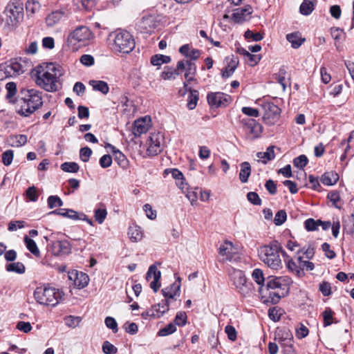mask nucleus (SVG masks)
<instances>
[{
  "label": "nucleus",
  "mask_w": 354,
  "mask_h": 354,
  "mask_svg": "<svg viewBox=\"0 0 354 354\" xmlns=\"http://www.w3.org/2000/svg\"><path fill=\"white\" fill-rule=\"evenodd\" d=\"M36 84L48 92H54L60 88L59 77L62 75L61 67L53 63L46 66H38L35 70Z\"/></svg>",
  "instance_id": "nucleus-1"
},
{
  "label": "nucleus",
  "mask_w": 354,
  "mask_h": 354,
  "mask_svg": "<svg viewBox=\"0 0 354 354\" xmlns=\"http://www.w3.org/2000/svg\"><path fill=\"white\" fill-rule=\"evenodd\" d=\"M20 108L18 113L28 117L43 105L42 93L34 88H22L19 94Z\"/></svg>",
  "instance_id": "nucleus-2"
},
{
  "label": "nucleus",
  "mask_w": 354,
  "mask_h": 354,
  "mask_svg": "<svg viewBox=\"0 0 354 354\" xmlns=\"http://www.w3.org/2000/svg\"><path fill=\"white\" fill-rule=\"evenodd\" d=\"M281 249V244L277 241L263 245L259 250L260 259L271 269L279 270L282 268L279 253H285Z\"/></svg>",
  "instance_id": "nucleus-3"
},
{
  "label": "nucleus",
  "mask_w": 354,
  "mask_h": 354,
  "mask_svg": "<svg viewBox=\"0 0 354 354\" xmlns=\"http://www.w3.org/2000/svg\"><path fill=\"white\" fill-rule=\"evenodd\" d=\"M64 292L49 286H41L34 291L36 301L44 306L55 307L63 299Z\"/></svg>",
  "instance_id": "nucleus-4"
},
{
  "label": "nucleus",
  "mask_w": 354,
  "mask_h": 354,
  "mask_svg": "<svg viewBox=\"0 0 354 354\" xmlns=\"http://www.w3.org/2000/svg\"><path fill=\"white\" fill-rule=\"evenodd\" d=\"M166 22V17L162 15L146 14L137 21L136 28L142 34L151 35L156 29L164 26Z\"/></svg>",
  "instance_id": "nucleus-5"
},
{
  "label": "nucleus",
  "mask_w": 354,
  "mask_h": 354,
  "mask_svg": "<svg viewBox=\"0 0 354 354\" xmlns=\"http://www.w3.org/2000/svg\"><path fill=\"white\" fill-rule=\"evenodd\" d=\"M230 280L236 290L243 297H250L253 292V284L248 282L244 272L240 270L232 269L229 274Z\"/></svg>",
  "instance_id": "nucleus-6"
},
{
  "label": "nucleus",
  "mask_w": 354,
  "mask_h": 354,
  "mask_svg": "<svg viewBox=\"0 0 354 354\" xmlns=\"http://www.w3.org/2000/svg\"><path fill=\"white\" fill-rule=\"evenodd\" d=\"M6 24L8 26L16 27L24 19V6L20 0H11L7 5L5 12Z\"/></svg>",
  "instance_id": "nucleus-7"
},
{
  "label": "nucleus",
  "mask_w": 354,
  "mask_h": 354,
  "mask_svg": "<svg viewBox=\"0 0 354 354\" xmlns=\"http://www.w3.org/2000/svg\"><path fill=\"white\" fill-rule=\"evenodd\" d=\"M93 37V33L90 29L86 26H81L68 35L67 41L68 45L73 46V50H77L88 45Z\"/></svg>",
  "instance_id": "nucleus-8"
},
{
  "label": "nucleus",
  "mask_w": 354,
  "mask_h": 354,
  "mask_svg": "<svg viewBox=\"0 0 354 354\" xmlns=\"http://www.w3.org/2000/svg\"><path fill=\"white\" fill-rule=\"evenodd\" d=\"M113 37V49L122 53H129L135 47V41L129 32L120 30L111 34Z\"/></svg>",
  "instance_id": "nucleus-9"
},
{
  "label": "nucleus",
  "mask_w": 354,
  "mask_h": 354,
  "mask_svg": "<svg viewBox=\"0 0 354 354\" xmlns=\"http://www.w3.org/2000/svg\"><path fill=\"white\" fill-rule=\"evenodd\" d=\"M163 136L158 133H151L147 140V153L149 156H156L162 150Z\"/></svg>",
  "instance_id": "nucleus-10"
},
{
  "label": "nucleus",
  "mask_w": 354,
  "mask_h": 354,
  "mask_svg": "<svg viewBox=\"0 0 354 354\" xmlns=\"http://www.w3.org/2000/svg\"><path fill=\"white\" fill-rule=\"evenodd\" d=\"M264 114L263 120L269 124H274L279 119L281 109L272 102H266L263 104Z\"/></svg>",
  "instance_id": "nucleus-11"
},
{
  "label": "nucleus",
  "mask_w": 354,
  "mask_h": 354,
  "mask_svg": "<svg viewBox=\"0 0 354 354\" xmlns=\"http://www.w3.org/2000/svg\"><path fill=\"white\" fill-rule=\"evenodd\" d=\"M6 72L10 77H16L23 74L26 68V63L20 59H13L5 63Z\"/></svg>",
  "instance_id": "nucleus-12"
},
{
  "label": "nucleus",
  "mask_w": 354,
  "mask_h": 354,
  "mask_svg": "<svg viewBox=\"0 0 354 354\" xmlns=\"http://www.w3.org/2000/svg\"><path fill=\"white\" fill-rule=\"evenodd\" d=\"M218 254L221 257L222 262L235 261L236 249L232 242L225 241L218 248Z\"/></svg>",
  "instance_id": "nucleus-13"
},
{
  "label": "nucleus",
  "mask_w": 354,
  "mask_h": 354,
  "mask_svg": "<svg viewBox=\"0 0 354 354\" xmlns=\"http://www.w3.org/2000/svg\"><path fill=\"white\" fill-rule=\"evenodd\" d=\"M207 102L211 106H227L232 101L230 95L221 93H210L207 95Z\"/></svg>",
  "instance_id": "nucleus-14"
},
{
  "label": "nucleus",
  "mask_w": 354,
  "mask_h": 354,
  "mask_svg": "<svg viewBox=\"0 0 354 354\" xmlns=\"http://www.w3.org/2000/svg\"><path fill=\"white\" fill-rule=\"evenodd\" d=\"M290 279L287 277H269L266 282L268 290H288V284Z\"/></svg>",
  "instance_id": "nucleus-15"
},
{
  "label": "nucleus",
  "mask_w": 354,
  "mask_h": 354,
  "mask_svg": "<svg viewBox=\"0 0 354 354\" xmlns=\"http://www.w3.org/2000/svg\"><path fill=\"white\" fill-rule=\"evenodd\" d=\"M177 68L181 72L185 70V78L187 82H191L194 79L196 73V67L194 61L187 59L180 60L177 63Z\"/></svg>",
  "instance_id": "nucleus-16"
},
{
  "label": "nucleus",
  "mask_w": 354,
  "mask_h": 354,
  "mask_svg": "<svg viewBox=\"0 0 354 354\" xmlns=\"http://www.w3.org/2000/svg\"><path fill=\"white\" fill-rule=\"evenodd\" d=\"M160 277L161 272L160 271L158 270L156 266H150L146 274V279L149 281L151 278H153V281L150 283V288L153 289L154 292H157L160 287Z\"/></svg>",
  "instance_id": "nucleus-17"
},
{
  "label": "nucleus",
  "mask_w": 354,
  "mask_h": 354,
  "mask_svg": "<svg viewBox=\"0 0 354 354\" xmlns=\"http://www.w3.org/2000/svg\"><path fill=\"white\" fill-rule=\"evenodd\" d=\"M150 118L147 116L135 120L133 124V134L136 137H138L141 134L147 133L150 127Z\"/></svg>",
  "instance_id": "nucleus-18"
},
{
  "label": "nucleus",
  "mask_w": 354,
  "mask_h": 354,
  "mask_svg": "<svg viewBox=\"0 0 354 354\" xmlns=\"http://www.w3.org/2000/svg\"><path fill=\"white\" fill-rule=\"evenodd\" d=\"M293 339L291 331L287 328H277L274 333V340L281 346L289 345Z\"/></svg>",
  "instance_id": "nucleus-19"
},
{
  "label": "nucleus",
  "mask_w": 354,
  "mask_h": 354,
  "mask_svg": "<svg viewBox=\"0 0 354 354\" xmlns=\"http://www.w3.org/2000/svg\"><path fill=\"white\" fill-rule=\"evenodd\" d=\"M181 286V279L177 277L176 280L169 287L162 290V293L166 300L169 299H175L176 297L180 296Z\"/></svg>",
  "instance_id": "nucleus-20"
},
{
  "label": "nucleus",
  "mask_w": 354,
  "mask_h": 354,
  "mask_svg": "<svg viewBox=\"0 0 354 354\" xmlns=\"http://www.w3.org/2000/svg\"><path fill=\"white\" fill-rule=\"evenodd\" d=\"M51 250L55 256L68 254L71 252V247L67 241H56L53 242Z\"/></svg>",
  "instance_id": "nucleus-21"
},
{
  "label": "nucleus",
  "mask_w": 354,
  "mask_h": 354,
  "mask_svg": "<svg viewBox=\"0 0 354 354\" xmlns=\"http://www.w3.org/2000/svg\"><path fill=\"white\" fill-rule=\"evenodd\" d=\"M241 123L245 127L254 138H258L262 132V126L252 119H243Z\"/></svg>",
  "instance_id": "nucleus-22"
},
{
  "label": "nucleus",
  "mask_w": 354,
  "mask_h": 354,
  "mask_svg": "<svg viewBox=\"0 0 354 354\" xmlns=\"http://www.w3.org/2000/svg\"><path fill=\"white\" fill-rule=\"evenodd\" d=\"M252 8L250 6H245L244 8H239L234 10L232 18L234 21L241 23L246 20V19L252 14Z\"/></svg>",
  "instance_id": "nucleus-23"
},
{
  "label": "nucleus",
  "mask_w": 354,
  "mask_h": 354,
  "mask_svg": "<svg viewBox=\"0 0 354 354\" xmlns=\"http://www.w3.org/2000/svg\"><path fill=\"white\" fill-rule=\"evenodd\" d=\"M69 278L71 280H74L75 286L80 289L86 287L88 284L89 281L88 276L82 272H76L75 273L72 272L69 274Z\"/></svg>",
  "instance_id": "nucleus-24"
},
{
  "label": "nucleus",
  "mask_w": 354,
  "mask_h": 354,
  "mask_svg": "<svg viewBox=\"0 0 354 354\" xmlns=\"http://www.w3.org/2000/svg\"><path fill=\"white\" fill-rule=\"evenodd\" d=\"M169 310V301L165 300L162 304H158L152 306L150 311L147 312V315L154 317H160L165 313Z\"/></svg>",
  "instance_id": "nucleus-25"
},
{
  "label": "nucleus",
  "mask_w": 354,
  "mask_h": 354,
  "mask_svg": "<svg viewBox=\"0 0 354 354\" xmlns=\"http://www.w3.org/2000/svg\"><path fill=\"white\" fill-rule=\"evenodd\" d=\"M239 61L238 57L232 56L227 62V66L222 71L221 75L224 78L231 77L238 67Z\"/></svg>",
  "instance_id": "nucleus-26"
},
{
  "label": "nucleus",
  "mask_w": 354,
  "mask_h": 354,
  "mask_svg": "<svg viewBox=\"0 0 354 354\" xmlns=\"http://www.w3.org/2000/svg\"><path fill=\"white\" fill-rule=\"evenodd\" d=\"M64 15L62 10H55L48 14L46 17V24L48 27H53L59 23Z\"/></svg>",
  "instance_id": "nucleus-27"
},
{
  "label": "nucleus",
  "mask_w": 354,
  "mask_h": 354,
  "mask_svg": "<svg viewBox=\"0 0 354 354\" xmlns=\"http://www.w3.org/2000/svg\"><path fill=\"white\" fill-rule=\"evenodd\" d=\"M27 136L24 134L11 135L8 139V144L12 147H21L26 144Z\"/></svg>",
  "instance_id": "nucleus-28"
},
{
  "label": "nucleus",
  "mask_w": 354,
  "mask_h": 354,
  "mask_svg": "<svg viewBox=\"0 0 354 354\" xmlns=\"http://www.w3.org/2000/svg\"><path fill=\"white\" fill-rule=\"evenodd\" d=\"M128 235L132 242L136 243L142 240L143 232L140 226L133 225L129 227Z\"/></svg>",
  "instance_id": "nucleus-29"
},
{
  "label": "nucleus",
  "mask_w": 354,
  "mask_h": 354,
  "mask_svg": "<svg viewBox=\"0 0 354 354\" xmlns=\"http://www.w3.org/2000/svg\"><path fill=\"white\" fill-rule=\"evenodd\" d=\"M286 39L291 44V46L293 48H298L305 41V39L302 38L299 32L288 34Z\"/></svg>",
  "instance_id": "nucleus-30"
},
{
  "label": "nucleus",
  "mask_w": 354,
  "mask_h": 354,
  "mask_svg": "<svg viewBox=\"0 0 354 354\" xmlns=\"http://www.w3.org/2000/svg\"><path fill=\"white\" fill-rule=\"evenodd\" d=\"M239 180L241 183H245L251 174V166L248 162H243L240 165Z\"/></svg>",
  "instance_id": "nucleus-31"
},
{
  "label": "nucleus",
  "mask_w": 354,
  "mask_h": 354,
  "mask_svg": "<svg viewBox=\"0 0 354 354\" xmlns=\"http://www.w3.org/2000/svg\"><path fill=\"white\" fill-rule=\"evenodd\" d=\"M339 179V176L337 173L333 171H328L325 172L322 178L321 182L326 185H335Z\"/></svg>",
  "instance_id": "nucleus-32"
},
{
  "label": "nucleus",
  "mask_w": 354,
  "mask_h": 354,
  "mask_svg": "<svg viewBox=\"0 0 354 354\" xmlns=\"http://www.w3.org/2000/svg\"><path fill=\"white\" fill-rule=\"evenodd\" d=\"M258 161L266 164L268 161L274 158V147H269L265 152H258L257 153Z\"/></svg>",
  "instance_id": "nucleus-33"
},
{
  "label": "nucleus",
  "mask_w": 354,
  "mask_h": 354,
  "mask_svg": "<svg viewBox=\"0 0 354 354\" xmlns=\"http://www.w3.org/2000/svg\"><path fill=\"white\" fill-rule=\"evenodd\" d=\"M41 4L35 0H28L26 3V10L28 17H32L39 11Z\"/></svg>",
  "instance_id": "nucleus-34"
},
{
  "label": "nucleus",
  "mask_w": 354,
  "mask_h": 354,
  "mask_svg": "<svg viewBox=\"0 0 354 354\" xmlns=\"http://www.w3.org/2000/svg\"><path fill=\"white\" fill-rule=\"evenodd\" d=\"M49 214H57L73 220H77V218H79L78 213L70 209H55L50 212Z\"/></svg>",
  "instance_id": "nucleus-35"
},
{
  "label": "nucleus",
  "mask_w": 354,
  "mask_h": 354,
  "mask_svg": "<svg viewBox=\"0 0 354 354\" xmlns=\"http://www.w3.org/2000/svg\"><path fill=\"white\" fill-rule=\"evenodd\" d=\"M24 241L26 245V248L35 257H38L40 256V251L37 247V243L34 240L28 237V236H25L24 238Z\"/></svg>",
  "instance_id": "nucleus-36"
},
{
  "label": "nucleus",
  "mask_w": 354,
  "mask_h": 354,
  "mask_svg": "<svg viewBox=\"0 0 354 354\" xmlns=\"http://www.w3.org/2000/svg\"><path fill=\"white\" fill-rule=\"evenodd\" d=\"M89 84L93 87L95 91H98L103 94H106L109 88L106 82L101 80H91Z\"/></svg>",
  "instance_id": "nucleus-37"
},
{
  "label": "nucleus",
  "mask_w": 354,
  "mask_h": 354,
  "mask_svg": "<svg viewBox=\"0 0 354 354\" xmlns=\"http://www.w3.org/2000/svg\"><path fill=\"white\" fill-rule=\"evenodd\" d=\"M189 93L187 99V107L189 109L192 110L196 107L197 104L199 93L198 91L192 90L190 88L189 89Z\"/></svg>",
  "instance_id": "nucleus-38"
},
{
  "label": "nucleus",
  "mask_w": 354,
  "mask_h": 354,
  "mask_svg": "<svg viewBox=\"0 0 354 354\" xmlns=\"http://www.w3.org/2000/svg\"><path fill=\"white\" fill-rule=\"evenodd\" d=\"M268 299L272 304H277L281 297H284L288 290H268Z\"/></svg>",
  "instance_id": "nucleus-39"
},
{
  "label": "nucleus",
  "mask_w": 354,
  "mask_h": 354,
  "mask_svg": "<svg viewBox=\"0 0 354 354\" xmlns=\"http://www.w3.org/2000/svg\"><path fill=\"white\" fill-rule=\"evenodd\" d=\"M180 74V70L173 69L171 68H167L166 70L162 72L161 77L165 80H174L176 76Z\"/></svg>",
  "instance_id": "nucleus-40"
},
{
  "label": "nucleus",
  "mask_w": 354,
  "mask_h": 354,
  "mask_svg": "<svg viewBox=\"0 0 354 354\" xmlns=\"http://www.w3.org/2000/svg\"><path fill=\"white\" fill-rule=\"evenodd\" d=\"M170 61V57L164 55H155L151 58V63L153 66H160L162 64L169 63Z\"/></svg>",
  "instance_id": "nucleus-41"
},
{
  "label": "nucleus",
  "mask_w": 354,
  "mask_h": 354,
  "mask_svg": "<svg viewBox=\"0 0 354 354\" xmlns=\"http://www.w3.org/2000/svg\"><path fill=\"white\" fill-rule=\"evenodd\" d=\"M8 272H15L19 274H23L25 272V266L21 262L11 263L6 266Z\"/></svg>",
  "instance_id": "nucleus-42"
},
{
  "label": "nucleus",
  "mask_w": 354,
  "mask_h": 354,
  "mask_svg": "<svg viewBox=\"0 0 354 354\" xmlns=\"http://www.w3.org/2000/svg\"><path fill=\"white\" fill-rule=\"evenodd\" d=\"M313 10L314 4L310 0H304L299 8L300 12L304 15H310Z\"/></svg>",
  "instance_id": "nucleus-43"
},
{
  "label": "nucleus",
  "mask_w": 354,
  "mask_h": 354,
  "mask_svg": "<svg viewBox=\"0 0 354 354\" xmlns=\"http://www.w3.org/2000/svg\"><path fill=\"white\" fill-rule=\"evenodd\" d=\"M61 169L66 172L76 173L79 171L80 167L75 162H66L61 165Z\"/></svg>",
  "instance_id": "nucleus-44"
},
{
  "label": "nucleus",
  "mask_w": 354,
  "mask_h": 354,
  "mask_svg": "<svg viewBox=\"0 0 354 354\" xmlns=\"http://www.w3.org/2000/svg\"><path fill=\"white\" fill-rule=\"evenodd\" d=\"M287 267L289 270L294 272L297 276L301 277L304 274L303 269L301 268L300 264L298 266L294 261L290 260L287 263Z\"/></svg>",
  "instance_id": "nucleus-45"
},
{
  "label": "nucleus",
  "mask_w": 354,
  "mask_h": 354,
  "mask_svg": "<svg viewBox=\"0 0 354 354\" xmlns=\"http://www.w3.org/2000/svg\"><path fill=\"white\" fill-rule=\"evenodd\" d=\"M107 216V211L106 208H97L94 211V217L95 221L99 223L102 224L104 223Z\"/></svg>",
  "instance_id": "nucleus-46"
},
{
  "label": "nucleus",
  "mask_w": 354,
  "mask_h": 354,
  "mask_svg": "<svg viewBox=\"0 0 354 354\" xmlns=\"http://www.w3.org/2000/svg\"><path fill=\"white\" fill-rule=\"evenodd\" d=\"M74 3L80 10H89L94 5L93 0H74Z\"/></svg>",
  "instance_id": "nucleus-47"
},
{
  "label": "nucleus",
  "mask_w": 354,
  "mask_h": 354,
  "mask_svg": "<svg viewBox=\"0 0 354 354\" xmlns=\"http://www.w3.org/2000/svg\"><path fill=\"white\" fill-rule=\"evenodd\" d=\"M327 198L332 203L333 205L336 208L339 209L341 207L340 196L339 192L337 191H333L328 194Z\"/></svg>",
  "instance_id": "nucleus-48"
},
{
  "label": "nucleus",
  "mask_w": 354,
  "mask_h": 354,
  "mask_svg": "<svg viewBox=\"0 0 354 354\" xmlns=\"http://www.w3.org/2000/svg\"><path fill=\"white\" fill-rule=\"evenodd\" d=\"M176 330V327L174 323H170L163 328L160 329L158 335L161 337L167 336L172 334Z\"/></svg>",
  "instance_id": "nucleus-49"
},
{
  "label": "nucleus",
  "mask_w": 354,
  "mask_h": 354,
  "mask_svg": "<svg viewBox=\"0 0 354 354\" xmlns=\"http://www.w3.org/2000/svg\"><path fill=\"white\" fill-rule=\"evenodd\" d=\"M48 205L50 209L63 205V202L57 196H50L48 198Z\"/></svg>",
  "instance_id": "nucleus-50"
},
{
  "label": "nucleus",
  "mask_w": 354,
  "mask_h": 354,
  "mask_svg": "<svg viewBox=\"0 0 354 354\" xmlns=\"http://www.w3.org/2000/svg\"><path fill=\"white\" fill-rule=\"evenodd\" d=\"M322 315L324 319V326H328L332 324L333 312L330 308H326L325 310L322 313Z\"/></svg>",
  "instance_id": "nucleus-51"
},
{
  "label": "nucleus",
  "mask_w": 354,
  "mask_h": 354,
  "mask_svg": "<svg viewBox=\"0 0 354 354\" xmlns=\"http://www.w3.org/2000/svg\"><path fill=\"white\" fill-rule=\"evenodd\" d=\"M308 160L305 155H301L295 158L293 160V165L295 167L299 169H304L308 164Z\"/></svg>",
  "instance_id": "nucleus-52"
},
{
  "label": "nucleus",
  "mask_w": 354,
  "mask_h": 354,
  "mask_svg": "<svg viewBox=\"0 0 354 354\" xmlns=\"http://www.w3.org/2000/svg\"><path fill=\"white\" fill-rule=\"evenodd\" d=\"M252 277L257 284L263 285L264 277L261 270L259 268L254 269L252 272Z\"/></svg>",
  "instance_id": "nucleus-53"
},
{
  "label": "nucleus",
  "mask_w": 354,
  "mask_h": 354,
  "mask_svg": "<svg viewBox=\"0 0 354 354\" xmlns=\"http://www.w3.org/2000/svg\"><path fill=\"white\" fill-rule=\"evenodd\" d=\"M7 90L6 97L9 100H12L17 93V85L15 82H8L6 86Z\"/></svg>",
  "instance_id": "nucleus-54"
},
{
  "label": "nucleus",
  "mask_w": 354,
  "mask_h": 354,
  "mask_svg": "<svg viewBox=\"0 0 354 354\" xmlns=\"http://www.w3.org/2000/svg\"><path fill=\"white\" fill-rule=\"evenodd\" d=\"M244 37L245 39H252L254 41H259L263 39V35L260 32H254L250 30H248L244 33Z\"/></svg>",
  "instance_id": "nucleus-55"
},
{
  "label": "nucleus",
  "mask_w": 354,
  "mask_h": 354,
  "mask_svg": "<svg viewBox=\"0 0 354 354\" xmlns=\"http://www.w3.org/2000/svg\"><path fill=\"white\" fill-rule=\"evenodd\" d=\"M286 212L284 210H279L275 214L274 223L276 225H281L286 221Z\"/></svg>",
  "instance_id": "nucleus-56"
},
{
  "label": "nucleus",
  "mask_w": 354,
  "mask_h": 354,
  "mask_svg": "<svg viewBox=\"0 0 354 354\" xmlns=\"http://www.w3.org/2000/svg\"><path fill=\"white\" fill-rule=\"evenodd\" d=\"M14 153L11 149L6 150L2 153V162L4 165H10L13 160Z\"/></svg>",
  "instance_id": "nucleus-57"
},
{
  "label": "nucleus",
  "mask_w": 354,
  "mask_h": 354,
  "mask_svg": "<svg viewBox=\"0 0 354 354\" xmlns=\"http://www.w3.org/2000/svg\"><path fill=\"white\" fill-rule=\"evenodd\" d=\"M102 349L105 354H115L118 352V348L109 341L103 343Z\"/></svg>",
  "instance_id": "nucleus-58"
},
{
  "label": "nucleus",
  "mask_w": 354,
  "mask_h": 354,
  "mask_svg": "<svg viewBox=\"0 0 354 354\" xmlns=\"http://www.w3.org/2000/svg\"><path fill=\"white\" fill-rule=\"evenodd\" d=\"M26 197L30 201L35 202L37 201L39 195L35 186L30 187L26 191Z\"/></svg>",
  "instance_id": "nucleus-59"
},
{
  "label": "nucleus",
  "mask_w": 354,
  "mask_h": 354,
  "mask_svg": "<svg viewBox=\"0 0 354 354\" xmlns=\"http://www.w3.org/2000/svg\"><path fill=\"white\" fill-rule=\"evenodd\" d=\"M304 226L308 231H315L319 227L318 220H314L313 218H308L304 222Z\"/></svg>",
  "instance_id": "nucleus-60"
},
{
  "label": "nucleus",
  "mask_w": 354,
  "mask_h": 354,
  "mask_svg": "<svg viewBox=\"0 0 354 354\" xmlns=\"http://www.w3.org/2000/svg\"><path fill=\"white\" fill-rule=\"evenodd\" d=\"M16 328H17V329H18L19 330H20L24 333H28L30 332V330L32 328L30 322H24V321L19 322L17 324Z\"/></svg>",
  "instance_id": "nucleus-61"
},
{
  "label": "nucleus",
  "mask_w": 354,
  "mask_h": 354,
  "mask_svg": "<svg viewBox=\"0 0 354 354\" xmlns=\"http://www.w3.org/2000/svg\"><path fill=\"white\" fill-rule=\"evenodd\" d=\"M25 223L24 221H10L8 223V230L10 232L17 231L18 229L24 227Z\"/></svg>",
  "instance_id": "nucleus-62"
},
{
  "label": "nucleus",
  "mask_w": 354,
  "mask_h": 354,
  "mask_svg": "<svg viewBox=\"0 0 354 354\" xmlns=\"http://www.w3.org/2000/svg\"><path fill=\"white\" fill-rule=\"evenodd\" d=\"M187 322V315L185 312H179L177 313L174 319V324L182 326Z\"/></svg>",
  "instance_id": "nucleus-63"
},
{
  "label": "nucleus",
  "mask_w": 354,
  "mask_h": 354,
  "mask_svg": "<svg viewBox=\"0 0 354 354\" xmlns=\"http://www.w3.org/2000/svg\"><path fill=\"white\" fill-rule=\"evenodd\" d=\"M91 154H92V150L88 147H83L80 149V156L81 160L84 162H86L88 161L89 158L91 157Z\"/></svg>",
  "instance_id": "nucleus-64"
}]
</instances>
